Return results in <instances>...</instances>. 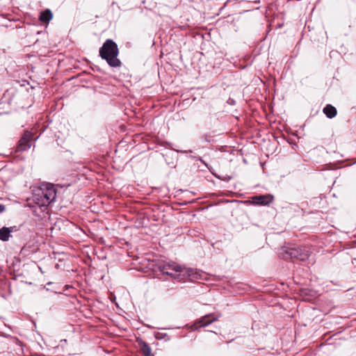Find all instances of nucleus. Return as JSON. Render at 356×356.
Masks as SVG:
<instances>
[{
  "label": "nucleus",
  "mask_w": 356,
  "mask_h": 356,
  "mask_svg": "<svg viewBox=\"0 0 356 356\" xmlns=\"http://www.w3.org/2000/svg\"><path fill=\"white\" fill-rule=\"evenodd\" d=\"M220 315H218L216 316H213V314L205 315L204 316L202 317L200 320L197 321L193 325H192V329L195 330L200 327H205L211 324V323L217 321Z\"/></svg>",
  "instance_id": "obj_5"
},
{
  "label": "nucleus",
  "mask_w": 356,
  "mask_h": 356,
  "mask_svg": "<svg viewBox=\"0 0 356 356\" xmlns=\"http://www.w3.org/2000/svg\"><path fill=\"white\" fill-rule=\"evenodd\" d=\"M273 197L269 195H259L252 197V201L257 204L266 205L271 202Z\"/></svg>",
  "instance_id": "obj_8"
},
{
  "label": "nucleus",
  "mask_w": 356,
  "mask_h": 356,
  "mask_svg": "<svg viewBox=\"0 0 356 356\" xmlns=\"http://www.w3.org/2000/svg\"><path fill=\"white\" fill-rule=\"evenodd\" d=\"M118 48L115 42L112 40H106L99 49V56L107 63L113 67L121 66V61L118 58Z\"/></svg>",
  "instance_id": "obj_2"
},
{
  "label": "nucleus",
  "mask_w": 356,
  "mask_h": 356,
  "mask_svg": "<svg viewBox=\"0 0 356 356\" xmlns=\"http://www.w3.org/2000/svg\"><path fill=\"white\" fill-rule=\"evenodd\" d=\"M323 113L327 118H332L337 115V109L332 105L328 104L323 108Z\"/></svg>",
  "instance_id": "obj_9"
},
{
  "label": "nucleus",
  "mask_w": 356,
  "mask_h": 356,
  "mask_svg": "<svg viewBox=\"0 0 356 356\" xmlns=\"http://www.w3.org/2000/svg\"><path fill=\"white\" fill-rule=\"evenodd\" d=\"M5 210V206L3 204H0V213H2Z\"/></svg>",
  "instance_id": "obj_12"
},
{
  "label": "nucleus",
  "mask_w": 356,
  "mask_h": 356,
  "mask_svg": "<svg viewBox=\"0 0 356 356\" xmlns=\"http://www.w3.org/2000/svg\"><path fill=\"white\" fill-rule=\"evenodd\" d=\"M286 253L291 258H295L300 261H305L309 257V251L302 247H300L298 248H291L287 250Z\"/></svg>",
  "instance_id": "obj_4"
},
{
  "label": "nucleus",
  "mask_w": 356,
  "mask_h": 356,
  "mask_svg": "<svg viewBox=\"0 0 356 356\" xmlns=\"http://www.w3.org/2000/svg\"><path fill=\"white\" fill-rule=\"evenodd\" d=\"M32 134L29 131H25L22 137L19 140L17 146V152H24L27 150L31 147L30 141L32 138Z\"/></svg>",
  "instance_id": "obj_6"
},
{
  "label": "nucleus",
  "mask_w": 356,
  "mask_h": 356,
  "mask_svg": "<svg viewBox=\"0 0 356 356\" xmlns=\"http://www.w3.org/2000/svg\"><path fill=\"white\" fill-rule=\"evenodd\" d=\"M141 346V350L145 356H150L151 355V348L149 346V345L145 342H142L140 343Z\"/></svg>",
  "instance_id": "obj_11"
},
{
  "label": "nucleus",
  "mask_w": 356,
  "mask_h": 356,
  "mask_svg": "<svg viewBox=\"0 0 356 356\" xmlns=\"http://www.w3.org/2000/svg\"><path fill=\"white\" fill-rule=\"evenodd\" d=\"M52 13L50 10L47 9L42 12L40 15V20L42 22L47 23L52 19Z\"/></svg>",
  "instance_id": "obj_10"
},
{
  "label": "nucleus",
  "mask_w": 356,
  "mask_h": 356,
  "mask_svg": "<svg viewBox=\"0 0 356 356\" xmlns=\"http://www.w3.org/2000/svg\"><path fill=\"white\" fill-rule=\"evenodd\" d=\"M16 230V227H3L0 229V240L3 241H8L10 237V233Z\"/></svg>",
  "instance_id": "obj_7"
},
{
  "label": "nucleus",
  "mask_w": 356,
  "mask_h": 356,
  "mask_svg": "<svg viewBox=\"0 0 356 356\" xmlns=\"http://www.w3.org/2000/svg\"><path fill=\"white\" fill-rule=\"evenodd\" d=\"M159 268L163 274L169 275L175 279L179 280H182V275H191L192 272V270L183 268L175 262H170L161 265Z\"/></svg>",
  "instance_id": "obj_3"
},
{
  "label": "nucleus",
  "mask_w": 356,
  "mask_h": 356,
  "mask_svg": "<svg viewBox=\"0 0 356 356\" xmlns=\"http://www.w3.org/2000/svg\"><path fill=\"white\" fill-rule=\"evenodd\" d=\"M56 191L54 185L49 183L41 184L33 195V201L38 207H47L55 200Z\"/></svg>",
  "instance_id": "obj_1"
}]
</instances>
